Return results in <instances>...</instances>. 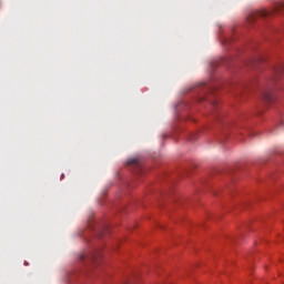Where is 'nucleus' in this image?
I'll use <instances>...</instances> for the list:
<instances>
[{
  "mask_svg": "<svg viewBox=\"0 0 284 284\" xmlns=\"http://www.w3.org/2000/svg\"><path fill=\"white\" fill-rule=\"evenodd\" d=\"M80 261H85V256L83 254L80 255Z\"/></svg>",
  "mask_w": 284,
  "mask_h": 284,
  "instance_id": "obj_5",
  "label": "nucleus"
},
{
  "mask_svg": "<svg viewBox=\"0 0 284 284\" xmlns=\"http://www.w3.org/2000/svg\"><path fill=\"white\" fill-rule=\"evenodd\" d=\"M284 71V67L283 65H280V67H276L275 68V74H281V72Z\"/></svg>",
  "mask_w": 284,
  "mask_h": 284,
  "instance_id": "obj_4",
  "label": "nucleus"
},
{
  "mask_svg": "<svg viewBox=\"0 0 284 284\" xmlns=\"http://www.w3.org/2000/svg\"><path fill=\"white\" fill-rule=\"evenodd\" d=\"M274 94H272L270 91H264L262 93V100L264 103H274Z\"/></svg>",
  "mask_w": 284,
  "mask_h": 284,
  "instance_id": "obj_2",
  "label": "nucleus"
},
{
  "mask_svg": "<svg viewBox=\"0 0 284 284\" xmlns=\"http://www.w3.org/2000/svg\"><path fill=\"white\" fill-rule=\"evenodd\" d=\"M283 8H284V3L281 2V3L276 4L271 10L263 9V10L253 11L248 16V23H254V21H256V19H258V17H272V14H274V12H280V10H283Z\"/></svg>",
  "mask_w": 284,
  "mask_h": 284,
  "instance_id": "obj_1",
  "label": "nucleus"
},
{
  "mask_svg": "<svg viewBox=\"0 0 284 284\" xmlns=\"http://www.w3.org/2000/svg\"><path fill=\"white\" fill-rule=\"evenodd\" d=\"M92 261H97V257H95V256H93V257H92Z\"/></svg>",
  "mask_w": 284,
  "mask_h": 284,
  "instance_id": "obj_6",
  "label": "nucleus"
},
{
  "mask_svg": "<svg viewBox=\"0 0 284 284\" xmlns=\"http://www.w3.org/2000/svg\"><path fill=\"white\" fill-rule=\"evenodd\" d=\"M128 165H139V159L136 158H131L128 160Z\"/></svg>",
  "mask_w": 284,
  "mask_h": 284,
  "instance_id": "obj_3",
  "label": "nucleus"
}]
</instances>
